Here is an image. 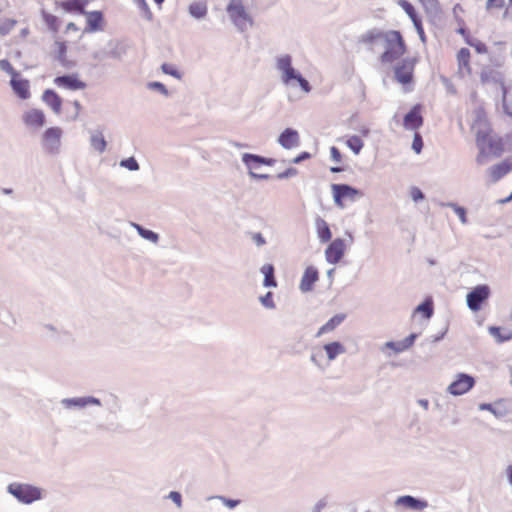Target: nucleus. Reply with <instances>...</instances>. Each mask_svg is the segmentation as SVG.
<instances>
[{"label":"nucleus","instance_id":"nucleus-1","mask_svg":"<svg viewBox=\"0 0 512 512\" xmlns=\"http://www.w3.org/2000/svg\"><path fill=\"white\" fill-rule=\"evenodd\" d=\"M360 42L370 50L374 49L375 43L380 42L383 46L380 61L383 64H391L407 52L406 42L397 30H370L361 36Z\"/></svg>","mask_w":512,"mask_h":512},{"label":"nucleus","instance_id":"nucleus-2","mask_svg":"<svg viewBox=\"0 0 512 512\" xmlns=\"http://www.w3.org/2000/svg\"><path fill=\"white\" fill-rule=\"evenodd\" d=\"M456 76L463 80H474L479 75L481 84H487L494 80V72L488 66H482L473 60L468 48L462 47L455 54Z\"/></svg>","mask_w":512,"mask_h":512},{"label":"nucleus","instance_id":"nucleus-3","mask_svg":"<svg viewBox=\"0 0 512 512\" xmlns=\"http://www.w3.org/2000/svg\"><path fill=\"white\" fill-rule=\"evenodd\" d=\"M476 131V144L480 149V154L477 161L481 163L485 154L499 155L502 151V144L500 139H495L491 135L490 126L486 120L483 110L477 111V119L472 126Z\"/></svg>","mask_w":512,"mask_h":512},{"label":"nucleus","instance_id":"nucleus-4","mask_svg":"<svg viewBox=\"0 0 512 512\" xmlns=\"http://www.w3.org/2000/svg\"><path fill=\"white\" fill-rule=\"evenodd\" d=\"M418 62L417 57H406L394 66V75L396 81L403 87L409 86L413 82L415 66ZM409 91V88H405Z\"/></svg>","mask_w":512,"mask_h":512},{"label":"nucleus","instance_id":"nucleus-5","mask_svg":"<svg viewBox=\"0 0 512 512\" xmlns=\"http://www.w3.org/2000/svg\"><path fill=\"white\" fill-rule=\"evenodd\" d=\"M8 491L20 502L30 504L41 498V490L29 484L12 483Z\"/></svg>","mask_w":512,"mask_h":512},{"label":"nucleus","instance_id":"nucleus-6","mask_svg":"<svg viewBox=\"0 0 512 512\" xmlns=\"http://www.w3.org/2000/svg\"><path fill=\"white\" fill-rule=\"evenodd\" d=\"M227 12L233 23L240 28L247 23L252 24V20L241 0H231L227 6Z\"/></svg>","mask_w":512,"mask_h":512},{"label":"nucleus","instance_id":"nucleus-7","mask_svg":"<svg viewBox=\"0 0 512 512\" xmlns=\"http://www.w3.org/2000/svg\"><path fill=\"white\" fill-rule=\"evenodd\" d=\"M475 384V380L472 376L464 373L457 375L456 379L448 386V392L451 395L459 396L470 391Z\"/></svg>","mask_w":512,"mask_h":512},{"label":"nucleus","instance_id":"nucleus-8","mask_svg":"<svg viewBox=\"0 0 512 512\" xmlns=\"http://www.w3.org/2000/svg\"><path fill=\"white\" fill-rule=\"evenodd\" d=\"M490 289L487 285H479L467 294V305L472 311H478L481 304L488 299Z\"/></svg>","mask_w":512,"mask_h":512},{"label":"nucleus","instance_id":"nucleus-9","mask_svg":"<svg viewBox=\"0 0 512 512\" xmlns=\"http://www.w3.org/2000/svg\"><path fill=\"white\" fill-rule=\"evenodd\" d=\"M62 133V129L59 127H50L45 130L42 142L47 152L54 153L59 149Z\"/></svg>","mask_w":512,"mask_h":512},{"label":"nucleus","instance_id":"nucleus-10","mask_svg":"<svg viewBox=\"0 0 512 512\" xmlns=\"http://www.w3.org/2000/svg\"><path fill=\"white\" fill-rule=\"evenodd\" d=\"M346 251V244L343 239H334L325 250V258L330 264H337L341 261Z\"/></svg>","mask_w":512,"mask_h":512},{"label":"nucleus","instance_id":"nucleus-11","mask_svg":"<svg viewBox=\"0 0 512 512\" xmlns=\"http://www.w3.org/2000/svg\"><path fill=\"white\" fill-rule=\"evenodd\" d=\"M83 15L86 17L85 33H93L104 29L105 19L101 11H85Z\"/></svg>","mask_w":512,"mask_h":512},{"label":"nucleus","instance_id":"nucleus-12","mask_svg":"<svg viewBox=\"0 0 512 512\" xmlns=\"http://www.w3.org/2000/svg\"><path fill=\"white\" fill-rule=\"evenodd\" d=\"M54 84L59 88L73 91L86 88V83L80 80L77 74L58 76L54 79Z\"/></svg>","mask_w":512,"mask_h":512},{"label":"nucleus","instance_id":"nucleus-13","mask_svg":"<svg viewBox=\"0 0 512 512\" xmlns=\"http://www.w3.org/2000/svg\"><path fill=\"white\" fill-rule=\"evenodd\" d=\"M422 107L417 104L404 116L403 126L407 130H417L423 125V117L421 115Z\"/></svg>","mask_w":512,"mask_h":512},{"label":"nucleus","instance_id":"nucleus-14","mask_svg":"<svg viewBox=\"0 0 512 512\" xmlns=\"http://www.w3.org/2000/svg\"><path fill=\"white\" fill-rule=\"evenodd\" d=\"M88 4L89 0H62L57 2V7L66 13L83 15Z\"/></svg>","mask_w":512,"mask_h":512},{"label":"nucleus","instance_id":"nucleus-15","mask_svg":"<svg viewBox=\"0 0 512 512\" xmlns=\"http://www.w3.org/2000/svg\"><path fill=\"white\" fill-rule=\"evenodd\" d=\"M22 120L28 127L41 128L45 124V114L40 109L32 108L24 112Z\"/></svg>","mask_w":512,"mask_h":512},{"label":"nucleus","instance_id":"nucleus-16","mask_svg":"<svg viewBox=\"0 0 512 512\" xmlns=\"http://www.w3.org/2000/svg\"><path fill=\"white\" fill-rule=\"evenodd\" d=\"M10 85L14 93L22 100L30 98V83L27 79H24L18 74L11 78Z\"/></svg>","mask_w":512,"mask_h":512},{"label":"nucleus","instance_id":"nucleus-17","mask_svg":"<svg viewBox=\"0 0 512 512\" xmlns=\"http://www.w3.org/2000/svg\"><path fill=\"white\" fill-rule=\"evenodd\" d=\"M242 160L249 171L258 170L261 165L273 166L276 163L273 158H265L249 153L244 154Z\"/></svg>","mask_w":512,"mask_h":512},{"label":"nucleus","instance_id":"nucleus-18","mask_svg":"<svg viewBox=\"0 0 512 512\" xmlns=\"http://www.w3.org/2000/svg\"><path fill=\"white\" fill-rule=\"evenodd\" d=\"M319 273L315 267L309 266L305 269L302 279L300 281V290L302 292H309L312 290L313 285L318 281Z\"/></svg>","mask_w":512,"mask_h":512},{"label":"nucleus","instance_id":"nucleus-19","mask_svg":"<svg viewBox=\"0 0 512 512\" xmlns=\"http://www.w3.org/2000/svg\"><path fill=\"white\" fill-rule=\"evenodd\" d=\"M279 144L285 149H292L299 145V134L296 130L287 128L279 136Z\"/></svg>","mask_w":512,"mask_h":512},{"label":"nucleus","instance_id":"nucleus-20","mask_svg":"<svg viewBox=\"0 0 512 512\" xmlns=\"http://www.w3.org/2000/svg\"><path fill=\"white\" fill-rule=\"evenodd\" d=\"M277 66L282 71V79L285 83H289L298 75L291 65V58L289 56L279 58Z\"/></svg>","mask_w":512,"mask_h":512},{"label":"nucleus","instance_id":"nucleus-21","mask_svg":"<svg viewBox=\"0 0 512 512\" xmlns=\"http://www.w3.org/2000/svg\"><path fill=\"white\" fill-rule=\"evenodd\" d=\"M398 4L406 12V14L410 17V19L412 20L418 33L421 36L424 35L422 21H421L420 17L418 16V14L416 13V10L413 7V5L410 2H408L407 0H399Z\"/></svg>","mask_w":512,"mask_h":512},{"label":"nucleus","instance_id":"nucleus-22","mask_svg":"<svg viewBox=\"0 0 512 512\" xmlns=\"http://www.w3.org/2000/svg\"><path fill=\"white\" fill-rule=\"evenodd\" d=\"M42 100L53 110L55 114L59 115L61 113L62 99L54 90H45L42 95Z\"/></svg>","mask_w":512,"mask_h":512},{"label":"nucleus","instance_id":"nucleus-23","mask_svg":"<svg viewBox=\"0 0 512 512\" xmlns=\"http://www.w3.org/2000/svg\"><path fill=\"white\" fill-rule=\"evenodd\" d=\"M512 170V159L505 160L490 169V177L493 181H498L501 177Z\"/></svg>","mask_w":512,"mask_h":512},{"label":"nucleus","instance_id":"nucleus-24","mask_svg":"<svg viewBox=\"0 0 512 512\" xmlns=\"http://www.w3.org/2000/svg\"><path fill=\"white\" fill-rule=\"evenodd\" d=\"M346 319V315L341 313L333 316L329 321H327L317 332V337L332 332L335 330L344 320Z\"/></svg>","mask_w":512,"mask_h":512},{"label":"nucleus","instance_id":"nucleus-25","mask_svg":"<svg viewBox=\"0 0 512 512\" xmlns=\"http://www.w3.org/2000/svg\"><path fill=\"white\" fill-rule=\"evenodd\" d=\"M316 230L321 242L325 243L331 239L332 233L330 231L328 223L324 219L318 218L316 220Z\"/></svg>","mask_w":512,"mask_h":512},{"label":"nucleus","instance_id":"nucleus-26","mask_svg":"<svg viewBox=\"0 0 512 512\" xmlns=\"http://www.w3.org/2000/svg\"><path fill=\"white\" fill-rule=\"evenodd\" d=\"M324 350L329 360H334L337 356L345 353V347L340 342H331L324 345Z\"/></svg>","mask_w":512,"mask_h":512},{"label":"nucleus","instance_id":"nucleus-27","mask_svg":"<svg viewBox=\"0 0 512 512\" xmlns=\"http://www.w3.org/2000/svg\"><path fill=\"white\" fill-rule=\"evenodd\" d=\"M489 332L499 343L512 339V331L508 329L492 326L489 328Z\"/></svg>","mask_w":512,"mask_h":512},{"label":"nucleus","instance_id":"nucleus-28","mask_svg":"<svg viewBox=\"0 0 512 512\" xmlns=\"http://www.w3.org/2000/svg\"><path fill=\"white\" fill-rule=\"evenodd\" d=\"M261 272L264 274V286L276 287L277 283L274 277V267L271 264H265L261 268Z\"/></svg>","mask_w":512,"mask_h":512},{"label":"nucleus","instance_id":"nucleus-29","mask_svg":"<svg viewBox=\"0 0 512 512\" xmlns=\"http://www.w3.org/2000/svg\"><path fill=\"white\" fill-rule=\"evenodd\" d=\"M398 503L411 509L421 510L426 507V503L413 498L412 496H402L398 499Z\"/></svg>","mask_w":512,"mask_h":512},{"label":"nucleus","instance_id":"nucleus-30","mask_svg":"<svg viewBox=\"0 0 512 512\" xmlns=\"http://www.w3.org/2000/svg\"><path fill=\"white\" fill-rule=\"evenodd\" d=\"M465 42L472 47L478 54H487L488 53V46L485 42L471 38L469 35L465 37Z\"/></svg>","mask_w":512,"mask_h":512},{"label":"nucleus","instance_id":"nucleus-31","mask_svg":"<svg viewBox=\"0 0 512 512\" xmlns=\"http://www.w3.org/2000/svg\"><path fill=\"white\" fill-rule=\"evenodd\" d=\"M415 335L411 334L401 343L388 342L387 346L396 352H401L411 347L415 340Z\"/></svg>","mask_w":512,"mask_h":512},{"label":"nucleus","instance_id":"nucleus-32","mask_svg":"<svg viewBox=\"0 0 512 512\" xmlns=\"http://www.w3.org/2000/svg\"><path fill=\"white\" fill-rule=\"evenodd\" d=\"M189 12L196 18H202L207 13V6L202 2H195L189 6Z\"/></svg>","mask_w":512,"mask_h":512},{"label":"nucleus","instance_id":"nucleus-33","mask_svg":"<svg viewBox=\"0 0 512 512\" xmlns=\"http://www.w3.org/2000/svg\"><path fill=\"white\" fill-rule=\"evenodd\" d=\"M415 312L421 313L424 318L429 319L433 315V303L431 299L425 300L422 304H420Z\"/></svg>","mask_w":512,"mask_h":512},{"label":"nucleus","instance_id":"nucleus-34","mask_svg":"<svg viewBox=\"0 0 512 512\" xmlns=\"http://www.w3.org/2000/svg\"><path fill=\"white\" fill-rule=\"evenodd\" d=\"M132 225L143 238H145L153 243H156L158 241L159 237H158V234H156L155 232H153L151 230H147L136 223H133Z\"/></svg>","mask_w":512,"mask_h":512},{"label":"nucleus","instance_id":"nucleus-35","mask_svg":"<svg viewBox=\"0 0 512 512\" xmlns=\"http://www.w3.org/2000/svg\"><path fill=\"white\" fill-rule=\"evenodd\" d=\"M91 145L98 152L102 153L106 149V141L102 133L94 134L91 137Z\"/></svg>","mask_w":512,"mask_h":512},{"label":"nucleus","instance_id":"nucleus-36","mask_svg":"<svg viewBox=\"0 0 512 512\" xmlns=\"http://www.w3.org/2000/svg\"><path fill=\"white\" fill-rule=\"evenodd\" d=\"M43 19L50 30H52L53 32L58 31L59 26H60V21H59L58 17H56L53 14L44 13Z\"/></svg>","mask_w":512,"mask_h":512},{"label":"nucleus","instance_id":"nucleus-37","mask_svg":"<svg viewBox=\"0 0 512 512\" xmlns=\"http://www.w3.org/2000/svg\"><path fill=\"white\" fill-rule=\"evenodd\" d=\"M346 144L355 154H359L364 145L358 136H351L347 139Z\"/></svg>","mask_w":512,"mask_h":512},{"label":"nucleus","instance_id":"nucleus-38","mask_svg":"<svg viewBox=\"0 0 512 512\" xmlns=\"http://www.w3.org/2000/svg\"><path fill=\"white\" fill-rule=\"evenodd\" d=\"M504 0H486L485 9L488 13H493L496 10L504 9Z\"/></svg>","mask_w":512,"mask_h":512},{"label":"nucleus","instance_id":"nucleus-39","mask_svg":"<svg viewBox=\"0 0 512 512\" xmlns=\"http://www.w3.org/2000/svg\"><path fill=\"white\" fill-rule=\"evenodd\" d=\"M55 45H56L57 59L62 63H66L67 46H66L65 42L57 41L55 43Z\"/></svg>","mask_w":512,"mask_h":512},{"label":"nucleus","instance_id":"nucleus-40","mask_svg":"<svg viewBox=\"0 0 512 512\" xmlns=\"http://www.w3.org/2000/svg\"><path fill=\"white\" fill-rule=\"evenodd\" d=\"M16 25V21L13 19H6L0 23V35L9 34Z\"/></svg>","mask_w":512,"mask_h":512},{"label":"nucleus","instance_id":"nucleus-41","mask_svg":"<svg viewBox=\"0 0 512 512\" xmlns=\"http://www.w3.org/2000/svg\"><path fill=\"white\" fill-rule=\"evenodd\" d=\"M412 149L416 154H420L423 149V139L420 133L415 132L413 136Z\"/></svg>","mask_w":512,"mask_h":512},{"label":"nucleus","instance_id":"nucleus-42","mask_svg":"<svg viewBox=\"0 0 512 512\" xmlns=\"http://www.w3.org/2000/svg\"><path fill=\"white\" fill-rule=\"evenodd\" d=\"M0 68L7 72L11 78L17 76L19 73L13 68L12 64L6 60V59H2L0 60Z\"/></svg>","mask_w":512,"mask_h":512},{"label":"nucleus","instance_id":"nucleus-43","mask_svg":"<svg viewBox=\"0 0 512 512\" xmlns=\"http://www.w3.org/2000/svg\"><path fill=\"white\" fill-rule=\"evenodd\" d=\"M120 165L124 168H127L131 171H136L139 169V165L134 157H129L127 159H124L120 162Z\"/></svg>","mask_w":512,"mask_h":512},{"label":"nucleus","instance_id":"nucleus-44","mask_svg":"<svg viewBox=\"0 0 512 512\" xmlns=\"http://www.w3.org/2000/svg\"><path fill=\"white\" fill-rule=\"evenodd\" d=\"M503 107L508 115H512V93L505 92L503 95Z\"/></svg>","mask_w":512,"mask_h":512},{"label":"nucleus","instance_id":"nucleus-45","mask_svg":"<svg viewBox=\"0 0 512 512\" xmlns=\"http://www.w3.org/2000/svg\"><path fill=\"white\" fill-rule=\"evenodd\" d=\"M355 195L356 194H334V199L338 206L343 207V201L346 199H350L352 201Z\"/></svg>","mask_w":512,"mask_h":512},{"label":"nucleus","instance_id":"nucleus-46","mask_svg":"<svg viewBox=\"0 0 512 512\" xmlns=\"http://www.w3.org/2000/svg\"><path fill=\"white\" fill-rule=\"evenodd\" d=\"M162 70H163L164 73L169 74V75H171L173 77H176V78H180L181 77L179 72L177 71V69L174 66L170 65V64H167V63L163 64L162 65Z\"/></svg>","mask_w":512,"mask_h":512},{"label":"nucleus","instance_id":"nucleus-47","mask_svg":"<svg viewBox=\"0 0 512 512\" xmlns=\"http://www.w3.org/2000/svg\"><path fill=\"white\" fill-rule=\"evenodd\" d=\"M71 403H73L74 405H78V406H85L88 403L98 404L99 401L94 398H78V399L71 400Z\"/></svg>","mask_w":512,"mask_h":512},{"label":"nucleus","instance_id":"nucleus-48","mask_svg":"<svg viewBox=\"0 0 512 512\" xmlns=\"http://www.w3.org/2000/svg\"><path fill=\"white\" fill-rule=\"evenodd\" d=\"M332 190H333V192H337V193H340V192H357L355 189L351 188L348 185H344V184H333L332 185Z\"/></svg>","mask_w":512,"mask_h":512},{"label":"nucleus","instance_id":"nucleus-49","mask_svg":"<svg viewBox=\"0 0 512 512\" xmlns=\"http://www.w3.org/2000/svg\"><path fill=\"white\" fill-rule=\"evenodd\" d=\"M261 302L267 308H274L275 306L271 292H268L265 296L261 297Z\"/></svg>","mask_w":512,"mask_h":512},{"label":"nucleus","instance_id":"nucleus-50","mask_svg":"<svg viewBox=\"0 0 512 512\" xmlns=\"http://www.w3.org/2000/svg\"><path fill=\"white\" fill-rule=\"evenodd\" d=\"M450 206L453 207L454 211L456 212V214L460 218L461 222L462 223H466L467 219H466V211H465V209L462 208V207H459L457 205H454V204H450Z\"/></svg>","mask_w":512,"mask_h":512},{"label":"nucleus","instance_id":"nucleus-51","mask_svg":"<svg viewBox=\"0 0 512 512\" xmlns=\"http://www.w3.org/2000/svg\"><path fill=\"white\" fill-rule=\"evenodd\" d=\"M293 80H297L299 85L305 92L310 91L309 82L306 79H304L300 74H298Z\"/></svg>","mask_w":512,"mask_h":512},{"label":"nucleus","instance_id":"nucleus-52","mask_svg":"<svg viewBox=\"0 0 512 512\" xmlns=\"http://www.w3.org/2000/svg\"><path fill=\"white\" fill-rule=\"evenodd\" d=\"M293 80H297L299 85L305 92L310 91L309 82L306 79H304L300 74H298Z\"/></svg>","mask_w":512,"mask_h":512},{"label":"nucleus","instance_id":"nucleus-53","mask_svg":"<svg viewBox=\"0 0 512 512\" xmlns=\"http://www.w3.org/2000/svg\"><path fill=\"white\" fill-rule=\"evenodd\" d=\"M297 173H298L297 169H295V168H288L284 172L279 173L277 175V178L278 179H284V178L295 176Z\"/></svg>","mask_w":512,"mask_h":512},{"label":"nucleus","instance_id":"nucleus-54","mask_svg":"<svg viewBox=\"0 0 512 512\" xmlns=\"http://www.w3.org/2000/svg\"><path fill=\"white\" fill-rule=\"evenodd\" d=\"M509 5L507 7H504V12L502 15V18L504 20H512V0H508Z\"/></svg>","mask_w":512,"mask_h":512},{"label":"nucleus","instance_id":"nucleus-55","mask_svg":"<svg viewBox=\"0 0 512 512\" xmlns=\"http://www.w3.org/2000/svg\"><path fill=\"white\" fill-rule=\"evenodd\" d=\"M331 157L333 161L340 163L342 161V155L338 148L332 147L330 149Z\"/></svg>","mask_w":512,"mask_h":512},{"label":"nucleus","instance_id":"nucleus-56","mask_svg":"<svg viewBox=\"0 0 512 512\" xmlns=\"http://www.w3.org/2000/svg\"><path fill=\"white\" fill-rule=\"evenodd\" d=\"M149 87L160 91L164 95L168 94L166 87L160 82H152L149 84Z\"/></svg>","mask_w":512,"mask_h":512},{"label":"nucleus","instance_id":"nucleus-57","mask_svg":"<svg viewBox=\"0 0 512 512\" xmlns=\"http://www.w3.org/2000/svg\"><path fill=\"white\" fill-rule=\"evenodd\" d=\"M308 158H310V154L308 152H303L300 155H298L297 157H295L292 160V163L297 164V163H300L301 161L308 159Z\"/></svg>","mask_w":512,"mask_h":512},{"label":"nucleus","instance_id":"nucleus-58","mask_svg":"<svg viewBox=\"0 0 512 512\" xmlns=\"http://www.w3.org/2000/svg\"><path fill=\"white\" fill-rule=\"evenodd\" d=\"M169 497L180 507L181 506V495L178 492L172 491Z\"/></svg>","mask_w":512,"mask_h":512},{"label":"nucleus","instance_id":"nucleus-59","mask_svg":"<svg viewBox=\"0 0 512 512\" xmlns=\"http://www.w3.org/2000/svg\"><path fill=\"white\" fill-rule=\"evenodd\" d=\"M222 500L225 503V505L228 506L229 508L236 507L240 502L239 500H232V499H226V498H222Z\"/></svg>","mask_w":512,"mask_h":512},{"label":"nucleus","instance_id":"nucleus-60","mask_svg":"<svg viewBox=\"0 0 512 512\" xmlns=\"http://www.w3.org/2000/svg\"><path fill=\"white\" fill-rule=\"evenodd\" d=\"M253 240L255 241V243L258 246H261V245L265 244V240H264L263 236L260 233L254 234L253 235Z\"/></svg>","mask_w":512,"mask_h":512},{"label":"nucleus","instance_id":"nucleus-61","mask_svg":"<svg viewBox=\"0 0 512 512\" xmlns=\"http://www.w3.org/2000/svg\"><path fill=\"white\" fill-rule=\"evenodd\" d=\"M73 106L75 107L74 119H76L79 116L80 112H81L82 106H81V103L78 100L73 101Z\"/></svg>","mask_w":512,"mask_h":512},{"label":"nucleus","instance_id":"nucleus-62","mask_svg":"<svg viewBox=\"0 0 512 512\" xmlns=\"http://www.w3.org/2000/svg\"><path fill=\"white\" fill-rule=\"evenodd\" d=\"M250 174L253 177L259 178V179H268L269 178L268 174H262L261 172H257V170L250 171Z\"/></svg>","mask_w":512,"mask_h":512},{"label":"nucleus","instance_id":"nucleus-63","mask_svg":"<svg viewBox=\"0 0 512 512\" xmlns=\"http://www.w3.org/2000/svg\"><path fill=\"white\" fill-rule=\"evenodd\" d=\"M250 174L253 177L259 178V179H268L269 178L268 174H262L261 172H257V170L250 171Z\"/></svg>","mask_w":512,"mask_h":512},{"label":"nucleus","instance_id":"nucleus-64","mask_svg":"<svg viewBox=\"0 0 512 512\" xmlns=\"http://www.w3.org/2000/svg\"><path fill=\"white\" fill-rule=\"evenodd\" d=\"M69 31L78 32L79 27L74 22H69L66 26V32H69Z\"/></svg>","mask_w":512,"mask_h":512}]
</instances>
